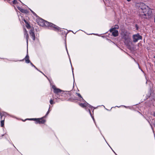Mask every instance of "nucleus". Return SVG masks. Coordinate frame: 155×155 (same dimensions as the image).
<instances>
[{"mask_svg":"<svg viewBox=\"0 0 155 155\" xmlns=\"http://www.w3.org/2000/svg\"><path fill=\"white\" fill-rule=\"evenodd\" d=\"M154 65H155V61H154Z\"/></svg>","mask_w":155,"mask_h":155,"instance_id":"a18cd8bd","label":"nucleus"},{"mask_svg":"<svg viewBox=\"0 0 155 155\" xmlns=\"http://www.w3.org/2000/svg\"><path fill=\"white\" fill-rule=\"evenodd\" d=\"M72 31V32H73L74 33V32H73V31Z\"/></svg>","mask_w":155,"mask_h":155,"instance_id":"864d4df0","label":"nucleus"},{"mask_svg":"<svg viewBox=\"0 0 155 155\" xmlns=\"http://www.w3.org/2000/svg\"><path fill=\"white\" fill-rule=\"evenodd\" d=\"M112 35L114 37H116L118 35V31L117 30H114L111 31Z\"/></svg>","mask_w":155,"mask_h":155,"instance_id":"2eb2a0df","label":"nucleus"},{"mask_svg":"<svg viewBox=\"0 0 155 155\" xmlns=\"http://www.w3.org/2000/svg\"><path fill=\"white\" fill-rule=\"evenodd\" d=\"M153 58L155 59V56H154Z\"/></svg>","mask_w":155,"mask_h":155,"instance_id":"c03bdc74","label":"nucleus"},{"mask_svg":"<svg viewBox=\"0 0 155 155\" xmlns=\"http://www.w3.org/2000/svg\"><path fill=\"white\" fill-rule=\"evenodd\" d=\"M62 95H63V96H64L65 97H67L66 95H67V96H71V91H64L62 92Z\"/></svg>","mask_w":155,"mask_h":155,"instance_id":"9d476101","label":"nucleus"},{"mask_svg":"<svg viewBox=\"0 0 155 155\" xmlns=\"http://www.w3.org/2000/svg\"><path fill=\"white\" fill-rule=\"evenodd\" d=\"M36 21L39 25L41 26H46L50 29L57 31L59 29L58 26L56 25L49 22L39 17H38V18L36 19Z\"/></svg>","mask_w":155,"mask_h":155,"instance_id":"f03ea898","label":"nucleus"},{"mask_svg":"<svg viewBox=\"0 0 155 155\" xmlns=\"http://www.w3.org/2000/svg\"><path fill=\"white\" fill-rule=\"evenodd\" d=\"M136 27L137 29L138 27L137 26V25H136Z\"/></svg>","mask_w":155,"mask_h":155,"instance_id":"e433bc0d","label":"nucleus"},{"mask_svg":"<svg viewBox=\"0 0 155 155\" xmlns=\"http://www.w3.org/2000/svg\"><path fill=\"white\" fill-rule=\"evenodd\" d=\"M24 36L26 38V41H27V45H28V39L29 38L28 35L27 33V30L25 28H24Z\"/></svg>","mask_w":155,"mask_h":155,"instance_id":"6e6552de","label":"nucleus"},{"mask_svg":"<svg viewBox=\"0 0 155 155\" xmlns=\"http://www.w3.org/2000/svg\"><path fill=\"white\" fill-rule=\"evenodd\" d=\"M113 152H114V153H115V152H114V151H113Z\"/></svg>","mask_w":155,"mask_h":155,"instance_id":"8fccbe9b","label":"nucleus"},{"mask_svg":"<svg viewBox=\"0 0 155 155\" xmlns=\"http://www.w3.org/2000/svg\"><path fill=\"white\" fill-rule=\"evenodd\" d=\"M122 106H123L124 107H125V108H127V107H127V106H124V105H122Z\"/></svg>","mask_w":155,"mask_h":155,"instance_id":"2f4dec72","label":"nucleus"},{"mask_svg":"<svg viewBox=\"0 0 155 155\" xmlns=\"http://www.w3.org/2000/svg\"><path fill=\"white\" fill-rule=\"evenodd\" d=\"M59 28V29L57 31H60L61 32V33L63 35H65V36H66L67 35L68 33L67 31H66L64 30H61L59 27H58Z\"/></svg>","mask_w":155,"mask_h":155,"instance_id":"f8f14e48","label":"nucleus"},{"mask_svg":"<svg viewBox=\"0 0 155 155\" xmlns=\"http://www.w3.org/2000/svg\"><path fill=\"white\" fill-rule=\"evenodd\" d=\"M19 1H20V2H21V3H22V2H21V1L20 0H19Z\"/></svg>","mask_w":155,"mask_h":155,"instance_id":"3c124183","label":"nucleus"},{"mask_svg":"<svg viewBox=\"0 0 155 155\" xmlns=\"http://www.w3.org/2000/svg\"><path fill=\"white\" fill-rule=\"evenodd\" d=\"M99 131H100V133H101V134L102 135V134H101V131L100 130V129H99Z\"/></svg>","mask_w":155,"mask_h":155,"instance_id":"58836bf2","label":"nucleus"},{"mask_svg":"<svg viewBox=\"0 0 155 155\" xmlns=\"http://www.w3.org/2000/svg\"><path fill=\"white\" fill-rule=\"evenodd\" d=\"M36 122L35 123L37 124L39 123V124H44L45 122V120L43 119V118H37Z\"/></svg>","mask_w":155,"mask_h":155,"instance_id":"1a4fd4ad","label":"nucleus"},{"mask_svg":"<svg viewBox=\"0 0 155 155\" xmlns=\"http://www.w3.org/2000/svg\"><path fill=\"white\" fill-rule=\"evenodd\" d=\"M52 88L54 90V92L55 94V96L56 97L54 99H57L58 98L61 99L62 101L64 100V99L61 97L62 96H63L62 94L63 91L59 88H56L55 85H53L52 86Z\"/></svg>","mask_w":155,"mask_h":155,"instance_id":"7ed1b4c3","label":"nucleus"},{"mask_svg":"<svg viewBox=\"0 0 155 155\" xmlns=\"http://www.w3.org/2000/svg\"><path fill=\"white\" fill-rule=\"evenodd\" d=\"M94 34V35H97V34H94V33H93V34ZM89 35H91V34H89Z\"/></svg>","mask_w":155,"mask_h":155,"instance_id":"4c0bfd02","label":"nucleus"},{"mask_svg":"<svg viewBox=\"0 0 155 155\" xmlns=\"http://www.w3.org/2000/svg\"><path fill=\"white\" fill-rule=\"evenodd\" d=\"M154 123H155V120H154Z\"/></svg>","mask_w":155,"mask_h":155,"instance_id":"5fc2aeb1","label":"nucleus"},{"mask_svg":"<svg viewBox=\"0 0 155 155\" xmlns=\"http://www.w3.org/2000/svg\"><path fill=\"white\" fill-rule=\"evenodd\" d=\"M132 38L133 41L134 42H136L139 40L142 39V37L139 33L133 35Z\"/></svg>","mask_w":155,"mask_h":155,"instance_id":"423d86ee","label":"nucleus"},{"mask_svg":"<svg viewBox=\"0 0 155 155\" xmlns=\"http://www.w3.org/2000/svg\"><path fill=\"white\" fill-rule=\"evenodd\" d=\"M123 39L124 40V42L126 45L127 46H130L132 43L130 37L128 35L124 33L123 35Z\"/></svg>","mask_w":155,"mask_h":155,"instance_id":"20e7f679","label":"nucleus"},{"mask_svg":"<svg viewBox=\"0 0 155 155\" xmlns=\"http://www.w3.org/2000/svg\"><path fill=\"white\" fill-rule=\"evenodd\" d=\"M102 136H103V137H104V140H105V141H106V140H105V138H104V137L103 135H102Z\"/></svg>","mask_w":155,"mask_h":155,"instance_id":"79ce46f5","label":"nucleus"},{"mask_svg":"<svg viewBox=\"0 0 155 155\" xmlns=\"http://www.w3.org/2000/svg\"><path fill=\"white\" fill-rule=\"evenodd\" d=\"M84 101L83 102H84ZM85 103H80L79 104V105L83 108H85L86 110L87 111H88V109H93L94 107L91 106V105L89 104L86 102L85 101Z\"/></svg>","mask_w":155,"mask_h":155,"instance_id":"39448f33","label":"nucleus"},{"mask_svg":"<svg viewBox=\"0 0 155 155\" xmlns=\"http://www.w3.org/2000/svg\"><path fill=\"white\" fill-rule=\"evenodd\" d=\"M103 1H104V3L106 5H107V6H109V5H108V4H107V3H106V2H105L104 1V0H103Z\"/></svg>","mask_w":155,"mask_h":155,"instance_id":"cd10ccee","label":"nucleus"},{"mask_svg":"<svg viewBox=\"0 0 155 155\" xmlns=\"http://www.w3.org/2000/svg\"><path fill=\"white\" fill-rule=\"evenodd\" d=\"M154 22L155 23V18H154Z\"/></svg>","mask_w":155,"mask_h":155,"instance_id":"37998d69","label":"nucleus"},{"mask_svg":"<svg viewBox=\"0 0 155 155\" xmlns=\"http://www.w3.org/2000/svg\"><path fill=\"white\" fill-rule=\"evenodd\" d=\"M153 115L154 117H155V112H154L153 114Z\"/></svg>","mask_w":155,"mask_h":155,"instance_id":"c9c22d12","label":"nucleus"},{"mask_svg":"<svg viewBox=\"0 0 155 155\" xmlns=\"http://www.w3.org/2000/svg\"><path fill=\"white\" fill-rule=\"evenodd\" d=\"M150 125H151V124H150Z\"/></svg>","mask_w":155,"mask_h":155,"instance_id":"6e6d98bb","label":"nucleus"},{"mask_svg":"<svg viewBox=\"0 0 155 155\" xmlns=\"http://www.w3.org/2000/svg\"><path fill=\"white\" fill-rule=\"evenodd\" d=\"M138 66H139V69H140L141 70V71H142L143 72V71L142 70L141 68H140V66H139V64H138Z\"/></svg>","mask_w":155,"mask_h":155,"instance_id":"c756f323","label":"nucleus"},{"mask_svg":"<svg viewBox=\"0 0 155 155\" xmlns=\"http://www.w3.org/2000/svg\"><path fill=\"white\" fill-rule=\"evenodd\" d=\"M128 2H130L131 1V0H127Z\"/></svg>","mask_w":155,"mask_h":155,"instance_id":"ea45409f","label":"nucleus"},{"mask_svg":"<svg viewBox=\"0 0 155 155\" xmlns=\"http://www.w3.org/2000/svg\"><path fill=\"white\" fill-rule=\"evenodd\" d=\"M65 45L66 49V51H67L68 54V56H69V60H70V63H71V67H72V73H73V76H74L73 71V68L72 67V64H71V60H70V57H69V54L68 53V50H67V45H66V42H65ZM73 77L74 78V76H73Z\"/></svg>","mask_w":155,"mask_h":155,"instance_id":"4468645a","label":"nucleus"},{"mask_svg":"<svg viewBox=\"0 0 155 155\" xmlns=\"http://www.w3.org/2000/svg\"><path fill=\"white\" fill-rule=\"evenodd\" d=\"M25 60V62L27 63H30L31 65L34 67H35V66L30 61V60H29V56H28V51H27V54L25 58L24 59ZM23 60H20V61H22Z\"/></svg>","mask_w":155,"mask_h":155,"instance_id":"0eeeda50","label":"nucleus"},{"mask_svg":"<svg viewBox=\"0 0 155 155\" xmlns=\"http://www.w3.org/2000/svg\"><path fill=\"white\" fill-rule=\"evenodd\" d=\"M113 152H114V153H115V152H114V151H113Z\"/></svg>","mask_w":155,"mask_h":155,"instance_id":"de8ad7c7","label":"nucleus"},{"mask_svg":"<svg viewBox=\"0 0 155 155\" xmlns=\"http://www.w3.org/2000/svg\"><path fill=\"white\" fill-rule=\"evenodd\" d=\"M50 103L52 105L54 104L55 103L51 99L50 101Z\"/></svg>","mask_w":155,"mask_h":155,"instance_id":"5701e85b","label":"nucleus"},{"mask_svg":"<svg viewBox=\"0 0 155 155\" xmlns=\"http://www.w3.org/2000/svg\"><path fill=\"white\" fill-rule=\"evenodd\" d=\"M4 120H2L1 121V126L2 127H3L4 126Z\"/></svg>","mask_w":155,"mask_h":155,"instance_id":"412c9836","label":"nucleus"},{"mask_svg":"<svg viewBox=\"0 0 155 155\" xmlns=\"http://www.w3.org/2000/svg\"><path fill=\"white\" fill-rule=\"evenodd\" d=\"M4 134H3V135H2V136H4Z\"/></svg>","mask_w":155,"mask_h":155,"instance_id":"49530a36","label":"nucleus"},{"mask_svg":"<svg viewBox=\"0 0 155 155\" xmlns=\"http://www.w3.org/2000/svg\"><path fill=\"white\" fill-rule=\"evenodd\" d=\"M24 21L25 22V23H26V24L27 23V21H26L24 19Z\"/></svg>","mask_w":155,"mask_h":155,"instance_id":"473e14b6","label":"nucleus"},{"mask_svg":"<svg viewBox=\"0 0 155 155\" xmlns=\"http://www.w3.org/2000/svg\"><path fill=\"white\" fill-rule=\"evenodd\" d=\"M29 34L31 36L33 40L34 41L35 40V35L33 30L32 29L30 30L29 31Z\"/></svg>","mask_w":155,"mask_h":155,"instance_id":"9b49d317","label":"nucleus"},{"mask_svg":"<svg viewBox=\"0 0 155 155\" xmlns=\"http://www.w3.org/2000/svg\"><path fill=\"white\" fill-rule=\"evenodd\" d=\"M32 12V13L34 14V13H35L33 11H32L30 9H29Z\"/></svg>","mask_w":155,"mask_h":155,"instance_id":"c85d7f7f","label":"nucleus"},{"mask_svg":"<svg viewBox=\"0 0 155 155\" xmlns=\"http://www.w3.org/2000/svg\"><path fill=\"white\" fill-rule=\"evenodd\" d=\"M93 112H94V109L93 110Z\"/></svg>","mask_w":155,"mask_h":155,"instance_id":"603ef678","label":"nucleus"},{"mask_svg":"<svg viewBox=\"0 0 155 155\" xmlns=\"http://www.w3.org/2000/svg\"><path fill=\"white\" fill-rule=\"evenodd\" d=\"M88 111L89 112V113L91 116V117L92 118L93 120L94 123H95V120H94V117H93V116H92V114L91 112V110L90 109H88Z\"/></svg>","mask_w":155,"mask_h":155,"instance_id":"6ab92c4d","label":"nucleus"},{"mask_svg":"<svg viewBox=\"0 0 155 155\" xmlns=\"http://www.w3.org/2000/svg\"><path fill=\"white\" fill-rule=\"evenodd\" d=\"M2 113V115L3 116H6L7 115H9L10 117H15L13 116H12V115H9L6 112H4V111H3L2 112V113Z\"/></svg>","mask_w":155,"mask_h":155,"instance_id":"a211bd4d","label":"nucleus"},{"mask_svg":"<svg viewBox=\"0 0 155 155\" xmlns=\"http://www.w3.org/2000/svg\"><path fill=\"white\" fill-rule=\"evenodd\" d=\"M39 71V72H41V73H42L43 74H44L43 72H42L41 71H40L39 70V71Z\"/></svg>","mask_w":155,"mask_h":155,"instance_id":"72a5a7b5","label":"nucleus"},{"mask_svg":"<svg viewBox=\"0 0 155 155\" xmlns=\"http://www.w3.org/2000/svg\"><path fill=\"white\" fill-rule=\"evenodd\" d=\"M17 8L21 12L23 13H27L28 12V11L27 10L22 8L19 6H17Z\"/></svg>","mask_w":155,"mask_h":155,"instance_id":"ddd939ff","label":"nucleus"},{"mask_svg":"<svg viewBox=\"0 0 155 155\" xmlns=\"http://www.w3.org/2000/svg\"><path fill=\"white\" fill-rule=\"evenodd\" d=\"M116 107H120V106H116Z\"/></svg>","mask_w":155,"mask_h":155,"instance_id":"a19ab883","label":"nucleus"},{"mask_svg":"<svg viewBox=\"0 0 155 155\" xmlns=\"http://www.w3.org/2000/svg\"><path fill=\"white\" fill-rule=\"evenodd\" d=\"M26 27L28 28H30L31 26L29 24L27 23Z\"/></svg>","mask_w":155,"mask_h":155,"instance_id":"a878e982","label":"nucleus"},{"mask_svg":"<svg viewBox=\"0 0 155 155\" xmlns=\"http://www.w3.org/2000/svg\"><path fill=\"white\" fill-rule=\"evenodd\" d=\"M38 71H39V70L35 66V67H34Z\"/></svg>","mask_w":155,"mask_h":155,"instance_id":"f704fd0d","label":"nucleus"},{"mask_svg":"<svg viewBox=\"0 0 155 155\" xmlns=\"http://www.w3.org/2000/svg\"><path fill=\"white\" fill-rule=\"evenodd\" d=\"M50 105H49V107L48 110L47 111V112L45 116V117H46V116L47 115L49 114V112H50V111H49V109H50Z\"/></svg>","mask_w":155,"mask_h":155,"instance_id":"393cba45","label":"nucleus"},{"mask_svg":"<svg viewBox=\"0 0 155 155\" xmlns=\"http://www.w3.org/2000/svg\"><path fill=\"white\" fill-rule=\"evenodd\" d=\"M88 111L89 112V113L91 116V117L92 118L93 120L94 123H95V120H94V117H93V116H92V114L91 112V110L90 109H88Z\"/></svg>","mask_w":155,"mask_h":155,"instance_id":"aec40b11","label":"nucleus"},{"mask_svg":"<svg viewBox=\"0 0 155 155\" xmlns=\"http://www.w3.org/2000/svg\"><path fill=\"white\" fill-rule=\"evenodd\" d=\"M12 3L13 4H15L18 3V2L16 0H14L12 1Z\"/></svg>","mask_w":155,"mask_h":155,"instance_id":"b1692460","label":"nucleus"},{"mask_svg":"<svg viewBox=\"0 0 155 155\" xmlns=\"http://www.w3.org/2000/svg\"><path fill=\"white\" fill-rule=\"evenodd\" d=\"M27 120H34L36 122L37 120H38L37 118H30V119H28Z\"/></svg>","mask_w":155,"mask_h":155,"instance_id":"4be33fe9","label":"nucleus"},{"mask_svg":"<svg viewBox=\"0 0 155 155\" xmlns=\"http://www.w3.org/2000/svg\"><path fill=\"white\" fill-rule=\"evenodd\" d=\"M136 8L140 13L139 16L142 18H149L152 14L151 10L143 3H138L135 5Z\"/></svg>","mask_w":155,"mask_h":155,"instance_id":"f257e3e1","label":"nucleus"},{"mask_svg":"<svg viewBox=\"0 0 155 155\" xmlns=\"http://www.w3.org/2000/svg\"><path fill=\"white\" fill-rule=\"evenodd\" d=\"M113 152H114V153H115V152H114V151H113Z\"/></svg>","mask_w":155,"mask_h":155,"instance_id":"09e8293b","label":"nucleus"},{"mask_svg":"<svg viewBox=\"0 0 155 155\" xmlns=\"http://www.w3.org/2000/svg\"><path fill=\"white\" fill-rule=\"evenodd\" d=\"M77 95L80 97L79 100L81 101H85V100L83 99L81 95L79 93H76Z\"/></svg>","mask_w":155,"mask_h":155,"instance_id":"f3484780","label":"nucleus"},{"mask_svg":"<svg viewBox=\"0 0 155 155\" xmlns=\"http://www.w3.org/2000/svg\"><path fill=\"white\" fill-rule=\"evenodd\" d=\"M106 109L107 110H108L107 109Z\"/></svg>","mask_w":155,"mask_h":155,"instance_id":"4d7b16f0","label":"nucleus"},{"mask_svg":"<svg viewBox=\"0 0 155 155\" xmlns=\"http://www.w3.org/2000/svg\"><path fill=\"white\" fill-rule=\"evenodd\" d=\"M0 117H1V119H2L3 115H2V113L0 111Z\"/></svg>","mask_w":155,"mask_h":155,"instance_id":"bb28decb","label":"nucleus"},{"mask_svg":"<svg viewBox=\"0 0 155 155\" xmlns=\"http://www.w3.org/2000/svg\"><path fill=\"white\" fill-rule=\"evenodd\" d=\"M119 28V26L117 25H116L114 26V28H111L110 31V32H111L112 31H114L115 29H118Z\"/></svg>","mask_w":155,"mask_h":155,"instance_id":"dca6fc26","label":"nucleus"},{"mask_svg":"<svg viewBox=\"0 0 155 155\" xmlns=\"http://www.w3.org/2000/svg\"><path fill=\"white\" fill-rule=\"evenodd\" d=\"M33 15L36 17H38L35 13H34V14Z\"/></svg>","mask_w":155,"mask_h":155,"instance_id":"7c9ffc66","label":"nucleus"}]
</instances>
